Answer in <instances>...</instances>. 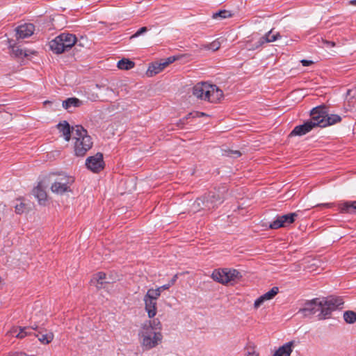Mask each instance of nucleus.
<instances>
[{
  "mask_svg": "<svg viewBox=\"0 0 356 356\" xmlns=\"http://www.w3.org/2000/svg\"><path fill=\"white\" fill-rule=\"evenodd\" d=\"M138 339L143 350H149L162 343L163 334L161 332L153 330L150 325H141Z\"/></svg>",
  "mask_w": 356,
  "mask_h": 356,
  "instance_id": "nucleus-1",
  "label": "nucleus"
},
{
  "mask_svg": "<svg viewBox=\"0 0 356 356\" xmlns=\"http://www.w3.org/2000/svg\"><path fill=\"white\" fill-rule=\"evenodd\" d=\"M76 41L74 35L63 33L49 42V47L56 54H61L75 45Z\"/></svg>",
  "mask_w": 356,
  "mask_h": 356,
  "instance_id": "nucleus-2",
  "label": "nucleus"
},
{
  "mask_svg": "<svg viewBox=\"0 0 356 356\" xmlns=\"http://www.w3.org/2000/svg\"><path fill=\"white\" fill-rule=\"evenodd\" d=\"M313 111L315 115L314 120L317 122L319 127L324 128L341 121V118L339 115L330 114L325 105L316 106L313 108Z\"/></svg>",
  "mask_w": 356,
  "mask_h": 356,
  "instance_id": "nucleus-3",
  "label": "nucleus"
},
{
  "mask_svg": "<svg viewBox=\"0 0 356 356\" xmlns=\"http://www.w3.org/2000/svg\"><path fill=\"white\" fill-rule=\"evenodd\" d=\"M74 131L76 141L74 143V152L77 156H83L89 149V137L87 136L88 131L83 127L76 125L72 127Z\"/></svg>",
  "mask_w": 356,
  "mask_h": 356,
  "instance_id": "nucleus-4",
  "label": "nucleus"
},
{
  "mask_svg": "<svg viewBox=\"0 0 356 356\" xmlns=\"http://www.w3.org/2000/svg\"><path fill=\"white\" fill-rule=\"evenodd\" d=\"M310 115L312 117L311 120L305 122L302 124L295 127L290 133L289 136H302L311 131L314 128L318 127L317 122L314 120L315 115L313 109L311 111Z\"/></svg>",
  "mask_w": 356,
  "mask_h": 356,
  "instance_id": "nucleus-5",
  "label": "nucleus"
},
{
  "mask_svg": "<svg viewBox=\"0 0 356 356\" xmlns=\"http://www.w3.org/2000/svg\"><path fill=\"white\" fill-rule=\"evenodd\" d=\"M297 213H289L286 215L277 216L276 218L270 222L269 227L272 229H277L281 227H286L293 223L298 217Z\"/></svg>",
  "mask_w": 356,
  "mask_h": 356,
  "instance_id": "nucleus-6",
  "label": "nucleus"
},
{
  "mask_svg": "<svg viewBox=\"0 0 356 356\" xmlns=\"http://www.w3.org/2000/svg\"><path fill=\"white\" fill-rule=\"evenodd\" d=\"M202 201L204 202L206 211H211L218 207L219 204L222 203L223 199L219 194L210 191L202 196Z\"/></svg>",
  "mask_w": 356,
  "mask_h": 356,
  "instance_id": "nucleus-7",
  "label": "nucleus"
},
{
  "mask_svg": "<svg viewBox=\"0 0 356 356\" xmlns=\"http://www.w3.org/2000/svg\"><path fill=\"white\" fill-rule=\"evenodd\" d=\"M318 298H314L305 303V307L299 309L298 313H301L305 316L315 314L319 312Z\"/></svg>",
  "mask_w": 356,
  "mask_h": 356,
  "instance_id": "nucleus-8",
  "label": "nucleus"
},
{
  "mask_svg": "<svg viewBox=\"0 0 356 356\" xmlns=\"http://www.w3.org/2000/svg\"><path fill=\"white\" fill-rule=\"evenodd\" d=\"M209 88H211L210 84L207 83H197L193 88V94L199 99L207 100V96L209 95Z\"/></svg>",
  "mask_w": 356,
  "mask_h": 356,
  "instance_id": "nucleus-9",
  "label": "nucleus"
},
{
  "mask_svg": "<svg viewBox=\"0 0 356 356\" xmlns=\"http://www.w3.org/2000/svg\"><path fill=\"white\" fill-rule=\"evenodd\" d=\"M105 167L103 154L98 152L95 156H90V171L98 173Z\"/></svg>",
  "mask_w": 356,
  "mask_h": 356,
  "instance_id": "nucleus-10",
  "label": "nucleus"
},
{
  "mask_svg": "<svg viewBox=\"0 0 356 356\" xmlns=\"http://www.w3.org/2000/svg\"><path fill=\"white\" fill-rule=\"evenodd\" d=\"M337 206L341 213L356 215V200L341 201L337 203Z\"/></svg>",
  "mask_w": 356,
  "mask_h": 356,
  "instance_id": "nucleus-11",
  "label": "nucleus"
},
{
  "mask_svg": "<svg viewBox=\"0 0 356 356\" xmlns=\"http://www.w3.org/2000/svg\"><path fill=\"white\" fill-rule=\"evenodd\" d=\"M280 38H281V35L279 33H273V30H270L266 34H265V35L260 38L258 42L254 46L248 47V49L254 50L261 47L264 44L274 42Z\"/></svg>",
  "mask_w": 356,
  "mask_h": 356,
  "instance_id": "nucleus-12",
  "label": "nucleus"
},
{
  "mask_svg": "<svg viewBox=\"0 0 356 356\" xmlns=\"http://www.w3.org/2000/svg\"><path fill=\"white\" fill-rule=\"evenodd\" d=\"M35 31V26L33 24L28 23L19 26L16 29L17 38H26L32 35Z\"/></svg>",
  "mask_w": 356,
  "mask_h": 356,
  "instance_id": "nucleus-13",
  "label": "nucleus"
},
{
  "mask_svg": "<svg viewBox=\"0 0 356 356\" xmlns=\"http://www.w3.org/2000/svg\"><path fill=\"white\" fill-rule=\"evenodd\" d=\"M318 306H321V307L319 308L320 313L318 314V316L321 320L329 318L332 312L334 311L327 299L322 300H318Z\"/></svg>",
  "mask_w": 356,
  "mask_h": 356,
  "instance_id": "nucleus-14",
  "label": "nucleus"
},
{
  "mask_svg": "<svg viewBox=\"0 0 356 356\" xmlns=\"http://www.w3.org/2000/svg\"><path fill=\"white\" fill-rule=\"evenodd\" d=\"M209 88V95L207 96V100L211 103H217L223 97V92L219 89L216 85L210 84Z\"/></svg>",
  "mask_w": 356,
  "mask_h": 356,
  "instance_id": "nucleus-15",
  "label": "nucleus"
},
{
  "mask_svg": "<svg viewBox=\"0 0 356 356\" xmlns=\"http://www.w3.org/2000/svg\"><path fill=\"white\" fill-rule=\"evenodd\" d=\"M38 328V325L34 324L31 327H13L11 330V334L15 335L17 338L22 339L28 335H31L33 330H35Z\"/></svg>",
  "mask_w": 356,
  "mask_h": 356,
  "instance_id": "nucleus-16",
  "label": "nucleus"
},
{
  "mask_svg": "<svg viewBox=\"0 0 356 356\" xmlns=\"http://www.w3.org/2000/svg\"><path fill=\"white\" fill-rule=\"evenodd\" d=\"M165 68V67L164 65H162V60L161 59L159 61L153 62L149 64L146 74L147 76L151 77L159 74Z\"/></svg>",
  "mask_w": 356,
  "mask_h": 356,
  "instance_id": "nucleus-17",
  "label": "nucleus"
},
{
  "mask_svg": "<svg viewBox=\"0 0 356 356\" xmlns=\"http://www.w3.org/2000/svg\"><path fill=\"white\" fill-rule=\"evenodd\" d=\"M145 309L147 312L148 317L154 318L156 314V301L144 298Z\"/></svg>",
  "mask_w": 356,
  "mask_h": 356,
  "instance_id": "nucleus-18",
  "label": "nucleus"
},
{
  "mask_svg": "<svg viewBox=\"0 0 356 356\" xmlns=\"http://www.w3.org/2000/svg\"><path fill=\"white\" fill-rule=\"evenodd\" d=\"M82 104V101L76 97L67 98L62 103L63 107L70 112H72V108L80 107Z\"/></svg>",
  "mask_w": 356,
  "mask_h": 356,
  "instance_id": "nucleus-19",
  "label": "nucleus"
},
{
  "mask_svg": "<svg viewBox=\"0 0 356 356\" xmlns=\"http://www.w3.org/2000/svg\"><path fill=\"white\" fill-rule=\"evenodd\" d=\"M57 129L62 134L66 141H69L71 138V127L69 123L64 120L57 124Z\"/></svg>",
  "mask_w": 356,
  "mask_h": 356,
  "instance_id": "nucleus-20",
  "label": "nucleus"
},
{
  "mask_svg": "<svg viewBox=\"0 0 356 356\" xmlns=\"http://www.w3.org/2000/svg\"><path fill=\"white\" fill-rule=\"evenodd\" d=\"M293 345L294 341H293L286 343L282 346L280 347L273 356H290L293 350Z\"/></svg>",
  "mask_w": 356,
  "mask_h": 356,
  "instance_id": "nucleus-21",
  "label": "nucleus"
},
{
  "mask_svg": "<svg viewBox=\"0 0 356 356\" xmlns=\"http://www.w3.org/2000/svg\"><path fill=\"white\" fill-rule=\"evenodd\" d=\"M211 277L214 281H216L219 283H228V279H227V273L225 271V268L214 270L211 274Z\"/></svg>",
  "mask_w": 356,
  "mask_h": 356,
  "instance_id": "nucleus-22",
  "label": "nucleus"
},
{
  "mask_svg": "<svg viewBox=\"0 0 356 356\" xmlns=\"http://www.w3.org/2000/svg\"><path fill=\"white\" fill-rule=\"evenodd\" d=\"M96 283V286L98 289L104 288V284L109 283L106 281V275L103 272H99L94 275V277L90 280V283Z\"/></svg>",
  "mask_w": 356,
  "mask_h": 356,
  "instance_id": "nucleus-23",
  "label": "nucleus"
},
{
  "mask_svg": "<svg viewBox=\"0 0 356 356\" xmlns=\"http://www.w3.org/2000/svg\"><path fill=\"white\" fill-rule=\"evenodd\" d=\"M38 340L43 344H48L54 339V334L52 332L44 330V332H38L34 334Z\"/></svg>",
  "mask_w": 356,
  "mask_h": 356,
  "instance_id": "nucleus-24",
  "label": "nucleus"
},
{
  "mask_svg": "<svg viewBox=\"0 0 356 356\" xmlns=\"http://www.w3.org/2000/svg\"><path fill=\"white\" fill-rule=\"evenodd\" d=\"M33 193L34 196L38 199L40 204L43 205L45 204L47 195L40 184L33 190Z\"/></svg>",
  "mask_w": 356,
  "mask_h": 356,
  "instance_id": "nucleus-25",
  "label": "nucleus"
},
{
  "mask_svg": "<svg viewBox=\"0 0 356 356\" xmlns=\"http://www.w3.org/2000/svg\"><path fill=\"white\" fill-rule=\"evenodd\" d=\"M69 188L66 186V184L58 182L57 180L51 186V190L53 193L60 195L68 191Z\"/></svg>",
  "mask_w": 356,
  "mask_h": 356,
  "instance_id": "nucleus-26",
  "label": "nucleus"
},
{
  "mask_svg": "<svg viewBox=\"0 0 356 356\" xmlns=\"http://www.w3.org/2000/svg\"><path fill=\"white\" fill-rule=\"evenodd\" d=\"M355 91L353 90H348L346 92V101L348 105L345 106V109L346 111L351 110L356 102L355 100Z\"/></svg>",
  "mask_w": 356,
  "mask_h": 356,
  "instance_id": "nucleus-27",
  "label": "nucleus"
},
{
  "mask_svg": "<svg viewBox=\"0 0 356 356\" xmlns=\"http://www.w3.org/2000/svg\"><path fill=\"white\" fill-rule=\"evenodd\" d=\"M12 51H13V54L16 57H19V58L26 57V56H29L30 54H35V52L33 51L22 49L18 47H13Z\"/></svg>",
  "mask_w": 356,
  "mask_h": 356,
  "instance_id": "nucleus-28",
  "label": "nucleus"
},
{
  "mask_svg": "<svg viewBox=\"0 0 356 356\" xmlns=\"http://www.w3.org/2000/svg\"><path fill=\"white\" fill-rule=\"evenodd\" d=\"M118 67L120 70H128L135 66L134 62L127 58H122L118 62Z\"/></svg>",
  "mask_w": 356,
  "mask_h": 356,
  "instance_id": "nucleus-29",
  "label": "nucleus"
},
{
  "mask_svg": "<svg viewBox=\"0 0 356 356\" xmlns=\"http://www.w3.org/2000/svg\"><path fill=\"white\" fill-rule=\"evenodd\" d=\"M225 271L227 273V279H228V282L239 280L242 277L241 273L236 269L225 268Z\"/></svg>",
  "mask_w": 356,
  "mask_h": 356,
  "instance_id": "nucleus-30",
  "label": "nucleus"
},
{
  "mask_svg": "<svg viewBox=\"0 0 356 356\" xmlns=\"http://www.w3.org/2000/svg\"><path fill=\"white\" fill-rule=\"evenodd\" d=\"M142 325H150L153 330L161 332L162 329L161 323L158 318L147 321L142 324Z\"/></svg>",
  "mask_w": 356,
  "mask_h": 356,
  "instance_id": "nucleus-31",
  "label": "nucleus"
},
{
  "mask_svg": "<svg viewBox=\"0 0 356 356\" xmlns=\"http://www.w3.org/2000/svg\"><path fill=\"white\" fill-rule=\"evenodd\" d=\"M58 182L66 184V186L70 188L74 183V179L73 177L67 176L66 175H60L56 179Z\"/></svg>",
  "mask_w": 356,
  "mask_h": 356,
  "instance_id": "nucleus-32",
  "label": "nucleus"
},
{
  "mask_svg": "<svg viewBox=\"0 0 356 356\" xmlns=\"http://www.w3.org/2000/svg\"><path fill=\"white\" fill-rule=\"evenodd\" d=\"M344 321L349 324H353L356 321V312L353 311H346L343 313Z\"/></svg>",
  "mask_w": 356,
  "mask_h": 356,
  "instance_id": "nucleus-33",
  "label": "nucleus"
},
{
  "mask_svg": "<svg viewBox=\"0 0 356 356\" xmlns=\"http://www.w3.org/2000/svg\"><path fill=\"white\" fill-rule=\"evenodd\" d=\"M161 296V292L157 289H150L147 291V293L144 296V298H149L151 300H156L159 298V297Z\"/></svg>",
  "mask_w": 356,
  "mask_h": 356,
  "instance_id": "nucleus-34",
  "label": "nucleus"
},
{
  "mask_svg": "<svg viewBox=\"0 0 356 356\" xmlns=\"http://www.w3.org/2000/svg\"><path fill=\"white\" fill-rule=\"evenodd\" d=\"M328 300V302H330V305L332 306V308L335 310L337 308H339L341 305L343 304V300L339 298H330L329 299H327Z\"/></svg>",
  "mask_w": 356,
  "mask_h": 356,
  "instance_id": "nucleus-35",
  "label": "nucleus"
},
{
  "mask_svg": "<svg viewBox=\"0 0 356 356\" xmlns=\"http://www.w3.org/2000/svg\"><path fill=\"white\" fill-rule=\"evenodd\" d=\"M279 292V288L277 286L273 287L270 291L263 294L266 300L273 299Z\"/></svg>",
  "mask_w": 356,
  "mask_h": 356,
  "instance_id": "nucleus-36",
  "label": "nucleus"
},
{
  "mask_svg": "<svg viewBox=\"0 0 356 356\" xmlns=\"http://www.w3.org/2000/svg\"><path fill=\"white\" fill-rule=\"evenodd\" d=\"M232 16V15L230 11L226 10H220V11L214 13L213 15V17L217 18L219 17L222 19H225V18L231 17Z\"/></svg>",
  "mask_w": 356,
  "mask_h": 356,
  "instance_id": "nucleus-37",
  "label": "nucleus"
},
{
  "mask_svg": "<svg viewBox=\"0 0 356 356\" xmlns=\"http://www.w3.org/2000/svg\"><path fill=\"white\" fill-rule=\"evenodd\" d=\"M192 115H194V113H189L187 114L185 117L180 119L179 122L177 123V126L179 127H183L184 124L187 123V120L190 118H192Z\"/></svg>",
  "mask_w": 356,
  "mask_h": 356,
  "instance_id": "nucleus-38",
  "label": "nucleus"
},
{
  "mask_svg": "<svg viewBox=\"0 0 356 356\" xmlns=\"http://www.w3.org/2000/svg\"><path fill=\"white\" fill-rule=\"evenodd\" d=\"M200 202L202 203V202L200 200H197V198L191 206V211L193 212V213L200 211Z\"/></svg>",
  "mask_w": 356,
  "mask_h": 356,
  "instance_id": "nucleus-39",
  "label": "nucleus"
},
{
  "mask_svg": "<svg viewBox=\"0 0 356 356\" xmlns=\"http://www.w3.org/2000/svg\"><path fill=\"white\" fill-rule=\"evenodd\" d=\"M178 59V57L177 56H170L167 58H165V59H161L162 60V65H164V66L166 67L167 66H168L170 64L172 63L173 62H175V60H177Z\"/></svg>",
  "mask_w": 356,
  "mask_h": 356,
  "instance_id": "nucleus-40",
  "label": "nucleus"
},
{
  "mask_svg": "<svg viewBox=\"0 0 356 356\" xmlns=\"http://www.w3.org/2000/svg\"><path fill=\"white\" fill-rule=\"evenodd\" d=\"M220 42L218 41H213V42L210 43L209 45H207V48L208 49H211L212 51H216L220 48Z\"/></svg>",
  "mask_w": 356,
  "mask_h": 356,
  "instance_id": "nucleus-41",
  "label": "nucleus"
},
{
  "mask_svg": "<svg viewBox=\"0 0 356 356\" xmlns=\"http://www.w3.org/2000/svg\"><path fill=\"white\" fill-rule=\"evenodd\" d=\"M147 30L148 29L146 26L141 27L131 36V38L138 37V36L141 35L142 34L146 33L147 31Z\"/></svg>",
  "mask_w": 356,
  "mask_h": 356,
  "instance_id": "nucleus-42",
  "label": "nucleus"
},
{
  "mask_svg": "<svg viewBox=\"0 0 356 356\" xmlns=\"http://www.w3.org/2000/svg\"><path fill=\"white\" fill-rule=\"evenodd\" d=\"M264 301H266V300L262 295L254 301V308H256V309L259 308L264 302Z\"/></svg>",
  "mask_w": 356,
  "mask_h": 356,
  "instance_id": "nucleus-43",
  "label": "nucleus"
},
{
  "mask_svg": "<svg viewBox=\"0 0 356 356\" xmlns=\"http://www.w3.org/2000/svg\"><path fill=\"white\" fill-rule=\"evenodd\" d=\"M227 156L232 158H238L241 156V153L238 150H229Z\"/></svg>",
  "mask_w": 356,
  "mask_h": 356,
  "instance_id": "nucleus-44",
  "label": "nucleus"
},
{
  "mask_svg": "<svg viewBox=\"0 0 356 356\" xmlns=\"http://www.w3.org/2000/svg\"><path fill=\"white\" fill-rule=\"evenodd\" d=\"M86 43H87V38L81 37V38L79 40L76 41V43L75 44H76L77 46L83 47Z\"/></svg>",
  "mask_w": 356,
  "mask_h": 356,
  "instance_id": "nucleus-45",
  "label": "nucleus"
},
{
  "mask_svg": "<svg viewBox=\"0 0 356 356\" xmlns=\"http://www.w3.org/2000/svg\"><path fill=\"white\" fill-rule=\"evenodd\" d=\"M301 63L303 66L305 67H307V66H309L311 65L312 64H313V61L312 60H305V59H303L301 61Z\"/></svg>",
  "mask_w": 356,
  "mask_h": 356,
  "instance_id": "nucleus-46",
  "label": "nucleus"
},
{
  "mask_svg": "<svg viewBox=\"0 0 356 356\" xmlns=\"http://www.w3.org/2000/svg\"><path fill=\"white\" fill-rule=\"evenodd\" d=\"M334 206V203H324L318 204L317 207H323V208H332Z\"/></svg>",
  "mask_w": 356,
  "mask_h": 356,
  "instance_id": "nucleus-47",
  "label": "nucleus"
},
{
  "mask_svg": "<svg viewBox=\"0 0 356 356\" xmlns=\"http://www.w3.org/2000/svg\"><path fill=\"white\" fill-rule=\"evenodd\" d=\"M24 207V204L22 203H21L19 205H16L15 210H16L17 213H20L23 212Z\"/></svg>",
  "mask_w": 356,
  "mask_h": 356,
  "instance_id": "nucleus-48",
  "label": "nucleus"
},
{
  "mask_svg": "<svg viewBox=\"0 0 356 356\" xmlns=\"http://www.w3.org/2000/svg\"><path fill=\"white\" fill-rule=\"evenodd\" d=\"M191 113H194V115H192V118H200L205 115V113L197 111L191 112Z\"/></svg>",
  "mask_w": 356,
  "mask_h": 356,
  "instance_id": "nucleus-49",
  "label": "nucleus"
},
{
  "mask_svg": "<svg viewBox=\"0 0 356 356\" xmlns=\"http://www.w3.org/2000/svg\"><path fill=\"white\" fill-rule=\"evenodd\" d=\"M170 287V284H169L168 283L166 284H164L160 287L158 288V289L159 290V291L161 293L162 291H164V290H167Z\"/></svg>",
  "mask_w": 356,
  "mask_h": 356,
  "instance_id": "nucleus-50",
  "label": "nucleus"
},
{
  "mask_svg": "<svg viewBox=\"0 0 356 356\" xmlns=\"http://www.w3.org/2000/svg\"><path fill=\"white\" fill-rule=\"evenodd\" d=\"M178 278V275L176 274L173 276V277L169 281L168 284H170V286L174 285Z\"/></svg>",
  "mask_w": 356,
  "mask_h": 356,
  "instance_id": "nucleus-51",
  "label": "nucleus"
},
{
  "mask_svg": "<svg viewBox=\"0 0 356 356\" xmlns=\"http://www.w3.org/2000/svg\"><path fill=\"white\" fill-rule=\"evenodd\" d=\"M197 200H200L202 202V203L200 202V204L201 211H206V208L204 207V202L202 201L203 199H202V196L198 197Z\"/></svg>",
  "mask_w": 356,
  "mask_h": 356,
  "instance_id": "nucleus-52",
  "label": "nucleus"
},
{
  "mask_svg": "<svg viewBox=\"0 0 356 356\" xmlns=\"http://www.w3.org/2000/svg\"><path fill=\"white\" fill-rule=\"evenodd\" d=\"M97 99H99V96L97 95V94H92V95H90V101H97Z\"/></svg>",
  "mask_w": 356,
  "mask_h": 356,
  "instance_id": "nucleus-53",
  "label": "nucleus"
},
{
  "mask_svg": "<svg viewBox=\"0 0 356 356\" xmlns=\"http://www.w3.org/2000/svg\"><path fill=\"white\" fill-rule=\"evenodd\" d=\"M246 356H258V354L254 351H248Z\"/></svg>",
  "mask_w": 356,
  "mask_h": 356,
  "instance_id": "nucleus-54",
  "label": "nucleus"
},
{
  "mask_svg": "<svg viewBox=\"0 0 356 356\" xmlns=\"http://www.w3.org/2000/svg\"><path fill=\"white\" fill-rule=\"evenodd\" d=\"M325 43H326L328 46H330V47H334V46H335V42H332V41H325Z\"/></svg>",
  "mask_w": 356,
  "mask_h": 356,
  "instance_id": "nucleus-55",
  "label": "nucleus"
},
{
  "mask_svg": "<svg viewBox=\"0 0 356 356\" xmlns=\"http://www.w3.org/2000/svg\"><path fill=\"white\" fill-rule=\"evenodd\" d=\"M86 166L88 169H89V157H88L86 159Z\"/></svg>",
  "mask_w": 356,
  "mask_h": 356,
  "instance_id": "nucleus-56",
  "label": "nucleus"
},
{
  "mask_svg": "<svg viewBox=\"0 0 356 356\" xmlns=\"http://www.w3.org/2000/svg\"><path fill=\"white\" fill-rule=\"evenodd\" d=\"M51 102L50 101H45L44 102V104H51Z\"/></svg>",
  "mask_w": 356,
  "mask_h": 356,
  "instance_id": "nucleus-57",
  "label": "nucleus"
},
{
  "mask_svg": "<svg viewBox=\"0 0 356 356\" xmlns=\"http://www.w3.org/2000/svg\"><path fill=\"white\" fill-rule=\"evenodd\" d=\"M352 3H353V5H356V0L353 1H352Z\"/></svg>",
  "mask_w": 356,
  "mask_h": 356,
  "instance_id": "nucleus-58",
  "label": "nucleus"
},
{
  "mask_svg": "<svg viewBox=\"0 0 356 356\" xmlns=\"http://www.w3.org/2000/svg\"><path fill=\"white\" fill-rule=\"evenodd\" d=\"M95 88H100L101 87H100V86H99V85H98V84H96V85H95Z\"/></svg>",
  "mask_w": 356,
  "mask_h": 356,
  "instance_id": "nucleus-59",
  "label": "nucleus"
}]
</instances>
